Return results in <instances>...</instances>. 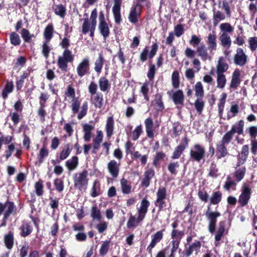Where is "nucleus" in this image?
I'll return each instance as SVG.
<instances>
[{
    "mask_svg": "<svg viewBox=\"0 0 257 257\" xmlns=\"http://www.w3.org/2000/svg\"><path fill=\"white\" fill-rule=\"evenodd\" d=\"M143 132L142 125L141 124L136 127L135 130L132 133V138L133 140L136 141L140 137Z\"/></svg>",
    "mask_w": 257,
    "mask_h": 257,
    "instance_id": "nucleus-58",
    "label": "nucleus"
},
{
    "mask_svg": "<svg viewBox=\"0 0 257 257\" xmlns=\"http://www.w3.org/2000/svg\"><path fill=\"white\" fill-rule=\"evenodd\" d=\"M158 50V45L156 43L152 46L151 50L149 51L147 48H144L140 54V58L142 62H145L147 58H152L156 54Z\"/></svg>",
    "mask_w": 257,
    "mask_h": 257,
    "instance_id": "nucleus-13",
    "label": "nucleus"
},
{
    "mask_svg": "<svg viewBox=\"0 0 257 257\" xmlns=\"http://www.w3.org/2000/svg\"><path fill=\"white\" fill-rule=\"evenodd\" d=\"M167 94L172 98L175 104H182L184 100L183 92L181 90L176 91H168Z\"/></svg>",
    "mask_w": 257,
    "mask_h": 257,
    "instance_id": "nucleus-15",
    "label": "nucleus"
},
{
    "mask_svg": "<svg viewBox=\"0 0 257 257\" xmlns=\"http://www.w3.org/2000/svg\"><path fill=\"white\" fill-rule=\"evenodd\" d=\"M228 155V152L226 147L224 145L218 143L216 145V157L217 159H220L222 158L226 157Z\"/></svg>",
    "mask_w": 257,
    "mask_h": 257,
    "instance_id": "nucleus-31",
    "label": "nucleus"
},
{
    "mask_svg": "<svg viewBox=\"0 0 257 257\" xmlns=\"http://www.w3.org/2000/svg\"><path fill=\"white\" fill-rule=\"evenodd\" d=\"M149 206L150 202L148 200L146 199L142 200L140 207L137 208L138 215H139L140 219L145 218Z\"/></svg>",
    "mask_w": 257,
    "mask_h": 257,
    "instance_id": "nucleus-20",
    "label": "nucleus"
},
{
    "mask_svg": "<svg viewBox=\"0 0 257 257\" xmlns=\"http://www.w3.org/2000/svg\"><path fill=\"white\" fill-rule=\"evenodd\" d=\"M229 68V65L225 58L222 56L218 57L215 72L216 74V87L219 89H223L227 83V79L224 73Z\"/></svg>",
    "mask_w": 257,
    "mask_h": 257,
    "instance_id": "nucleus-1",
    "label": "nucleus"
},
{
    "mask_svg": "<svg viewBox=\"0 0 257 257\" xmlns=\"http://www.w3.org/2000/svg\"><path fill=\"white\" fill-rule=\"evenodd\" d=\"M99 25L98 29L100 34L102 35L104 39L108 37L109 32V27L108 24L106 22L105 19V16L103 12L100 11L98 16Z\"/></svg>",
    "mask_w": 257,
    "mask_h": 257,
    "instance_id": "nucleus-8",
    "label": "nucleus"
},
{
    "mask_svg": "<svg viewBox=\"0 0 257 257\" xmlns=\"http://www.w3.org/2000/svg\"><path fill=\"white\" fill-rule=\"evenodd\" d=\"M216 38V35L214 33H210L208 35L206 43L208 45V48L211 52L217 49Z\"/></svg>",
    "mask_w": 257,
    "mask_h": 257,
    "instance_id": "nucleus-24",
    "label": "nucleus"
},
{
    "mask_svg": "<svg viewBox=\"0 0 257 257\" xmlns=\"http://www.w3.org/2000/svg\"><path fill=\"white\" fill-rule=\"evenodd\" d=\"M222 193L220 191L213 192L209 198V205H216L218 204L221 200Z\"/></svg>",
    "mask_w": 257,
    "mask_h": 257,
    "instance_id": "nucleus-37",
    "label": "nucleus"
},
{
    "mask_svg": "<svg viewBox=\"0 0 257 257\" xmlns=\"http://www.w3.org/2000/svg\"><path fill=\"white\" fill-rule=\"evenodd\" d=\"M141 13V9L139 8L138 5L131 8L130 14L128 16L129 21L134 24H136L138 22V19Z\"/></svg>",
    "mask_w": 257,
    "mask_h": 257,
    "instance_id": "nucleus-19",
    "label": "nucleus"
},
{
    "mask_svg": "<svg viewBox=\"0 0 257 257\" xmlns=\"http://www.w3.org/2000/svg\"><path fill=\"white\" fill-rule=\"evenodd\" d=\"M201 244L200 241H196L191 244L188 247L186 246L185 249L183 252L184 256L185 257H189L193 251L197 254L200 252Z\"/></svg>",
    "mask_w": 257,
    "mask_h": 257,
    "instance_id": "nucleus-17",
    "label": "nucleus"
},
{
    "mask_svg": "<svg viewBox=\"0 0 257 257\" xmlns=\"http://www.w3.org/2000/svg\"><path fill=\"white\" fill-rule=\"evenodd\" d=\"M4 243L6 247L11 249L13 248L14 243V234L12 232H9L4 236Z\"/></svg>",
    "mask_w": 257,
    "mask_h": 257,
    "instance_id": "nucleus-36",
    "label": "nucleus"
},
{
    "mask_svg": "<svg viewBox=\"0 0 257 257\" xmlns=\"http://www.w3.org/2000/svg\"><path fill=\"white\" fill-rule=\"evenodd\" d=\"M81 102L79 98H74L70 101V107L72 111L73 114L78 113L77 118L81 119L84 117L87 112L88 110V103L85 101L83 103L82 105L80 107Z\"/></svg>",
    "mask_w": 257,
    "mask_h": 257,
    "instance_id": "nucleus-3",
    "label": "nucleus"
},
{
    "mask_svg": "<svg viewBox=\"0 0 257 257\" xmlns=\"http://www.w3.org/2000/svg\"><path fill=\"white\" fill-rule=\"evenodd\" d=\"M33 229V226L31 222H23L20 228V235L22 237H26L32 233Z\"/></svg>",
    "mask_w": 257,
    "mask_h": 257,
    "instance_id": "nucleus-25",
    "label": "nucleus"
},
{
    "mask_svg": "<svg viewBox=\"0 0 257 257\" xmlns=\"http://www.w3.org/2000/svg\"><path fill=\"white\" fill-rule=\"evenodd\" d=\"M103 134L101 130L97 131L96 132V136L93 140V153H96V151L100 148V144L102 142Z\"/></svg>",
    "mask_w": 257,
    "mask_h": 257,
    "instance_id": "nucleus-27",
    "label": "nucleus"
},
{
    "mask_svg": "<svg viewBox=\"0 0 257 257\" xmlns=\"http://www.w3.org/2000/svg\"><path fill=\"white\" fill-rule=\"evenodd\" d=\"M184 143L180 144L179 146L176 147L174 150L173 154L172 156V158L174 159H178L180 158L183 151L185 150L186 148L188 146V139L187 138L184 139Z\"/></svg>",
    "mask_w": 257,
    "mask_h": 257,
    "instance_id": "nucleus-23",
    "label": "nucleus"
},
{
    "mask_svg": "<svg viewBox=\"0 0 257 257\" xmlns=\"http://www.w3.org/2000/svg\"><path fill=\"white\" fill-rule=\"evenodd\" d=\"M16 210L13 202H6L5 204L0 202V215L3 214L5 218H8Z\"/></svg>",
    "mask_w": 257,
    "mask_h": 257,
    "instance_id": "nucleus-12",
    "label": "nucleus"
},
{
    "mask_svg": "<svg viewBox=\"0 0 257 257\" xmlns=\"http://www.w3.org/2000/svg\"><path fill=\"white\" fill-rule=\"evenodd\" d=\"M196 52L198 56L200 57L203 61L212 59V56L208 53V48L203 44H201L196 47Z\"/></svg>",
    "mask_w": 257,
    "mask_h": 257,
    "instance_id": "nucleus-18",
    "label": "nucleus"
},
{
    "mask_svg": "<svg viewBox=\"0 0 257 257\" xmlns=\"http://www.w3.org/2000/svg\"><path fill=\"white\" fill-rule=\"evenodd\" d=\"M78 165V158L77 156H73L66 162V166L70 171L75 170Z\"/></svg>",
    "mask_w": 257,
    "mask_h": 257,
    "instance_id": "nucleus-38",
    "label": "nucleus"
},
{
    "mask_svg": "<svg viewBox=\"0 0 257 257\" xmlns=\"http://www.w3.org/2000/svg\"><path fill=\"white\" fill-rule=\"evenodd\" d=\"M239 112V106L237 104H232L230 106V111L227 113V118L230 119V118L234 117L237 115Z\"/></svg>",
    "mask_w": 257,
    "mask_h": 257,
    "instance_id": "nucleus-59",
    "label": "nucleus"
},
{
    "mask_svg": "<svg viewBox=\"0 0 257 257\" xmlns=\"http://www.w3.org/2000/svg\"><path fill=\"white\" fill-rule=\"evenodd\" d=\"M90 217L93 220L98 221L100 220L102 218L101 211L96 205L93 206L90 210Z\"/></svg>",
    "mask_w": 257,
    "mask_h": 257,
    "instance_id": "nucleus-39",
    "label": "nucleus"
},
{
    "mask_svg": "<svg viewBox=\"0 0 257 257\" xmlns=\"http://www.w3.org/2000/svg\"><path fill=\"white\" fill-rule=\"evenodd\" d=\"M247 59V56L242 48H238L236 49V54L233 58L234 63L238 66H244Z\"/></svg>",
    "mask_w": 257,
    "mask_h": 257,
    "instance_id": "nucleus-11",
    "label": "nucleus"
},
{
    "mask_svg": "<svg viewBox=\"0 0 257 257\" xmlns=\"http://www.w3.org/2000/svg\"><path fill=\"white\" fill-rule=\"evenodd\" d=\"M98 84L100 90L103 92L107 91L110 86L108 80L104 77L100 78Z\"/></svg>",
    "mask_w": 257,
    "mask_h": 257,
    "instance_id": "nucleus-42",
    "label": "nucleus"
},
{
    "mask_svg": "<svg viewBox=\"0 0 257 257\" xmlns=\"http://www.w3.org/2000/svg\"><path fill=\"white\" fill-rule=\"evenodd\" d=\"M225 15L220 11L213 10V24L214 26H216L220 21L225 20Z\"/></svg>",
    "mask_w": 257,
    "mask_h": 257,
    "instance_id": "nucleus-35",
    "label": "nucleus"
},
{
    "mask_svg": "<svg viewBox=\"0 0 257 257\" xmlns=\"http://www.w3.org/2000/svg\"><path fill=\"white\" fill-rule=\"evenodd\" d=\"M21 36L26 42H29L32 38L35 37L34 35L31 34L29 31L26 29L22 30Z\"/></svg>",
    "mask_w": 257,
    "mask_h": 257,
    "instance_id": "nucleus-61",
    "label": "nucleus"
},
{
    "mask_svg": "<svg viewBox=\"0 0 257 257\" xmlns=\"http://www.w3.org/2000/svg\"><path fill=\"white\" fill-rule=\"evenodd\" d=\"M163 230H159L156 232L153 235V238L150 243V244L147 247V250L149 253L152 252V249L155 246L156 244L159 242L163 237Z\"/></svg>",
    "mask_w": 257,
    "mask_h": 257,
    "instance_id": "nucleus-21",
    "label": "nucleus"
},
{
    "mask_svg": "<svg viewBox=\"0 0 257 257\" xmlns=\"http://www.w3.org/2000/svg\"><path fill=\"white\" fill-rule=\"evenodd\" d=\"M120 164L114 160H110L107 164V169L110 175L116 178L119 172Z\"/></svg>",
    "mask_w": 257,
    "mask_h": 257,
    "instance_id": "nucleus-16",
    "label": "nucleus"
},
{
    "mask_svg": "<svg viewBox=\"0 0 257 257\" xmlns=\"http://www.w3.org/2000/svg\"><path fill=\"white\" fill-rule=\"evenodd\" d=\"M195 95L198 98H202L204 96V89L201 82H197L195 85Z\"/></svg>",
    "mask_w": 257,
    "mask_h": 257,
    "instance_id": "nucleus-46",
    "label": "nucleus"
},
{
    "mask_svg": "<svg viewBox=\"0 0 257 257\" xmlns=\"http://www.w3.org/2000/svg\"><path fill=\"white\" fill-rule=\"evenodd\" d=\"M227 96V94L225 92H223L220 95L219 102L218 103V110L220 113H222L223 111Z\"/></svg>",
    "mask_w": 257,
    "mask_h": 257,
    "instance_id": "nucleus-55",
    "label": "nucleus"
},
{
    "mask_svg": "<svg viewBox=\"0 0 257 257\" xmlns=\"http://www.w3.org/2000/svg\"><path fill=\"white\" fill-rule=\"evenodd\" d=\"M251 190L246 184H244L241 188V193L238 198V202L241 206H245L250 198Z\"/></svg>",
    "mask_w": 257,
    "mask_h": 257,
    "instance_id": "nucleus-9",
    "label": "nucleus"
},
{
    "mask_svg": "<svg viewBox=\"0 0 257 257\" xmlns=\"http://www.w3.org/2000/svg\"><path fill=\"white\" fill-rule=\"evenodd\" d=\"M205 153V150L202 146L195 144L190 149V156L193 161L200 162L203 159Z\"/></svg>",
    "mask_w": 257,
    "mask_h": 257,
    "instance_id": "nucleus-6",
    "label": "nucleus"
},
{
    "mask_svg": "<svg viewBox=\"0 0 257 257\" xmlns=\"http://www.w3.org/2000/svg\"><path fill=\"white\" fill-rule=\"evenodd\" d=\"M205 215L208 220V230L210 233H213L216 228L217 218L221 216V214L218 211H211L208 206Z\"/></svg>",
    "mask_w": 257,
    "mask_h": 257,
    "instance_id": "nucleus-5",
    "label": "nucleus"
},
{
    "mask_svg": "<svg viewBox=\"0 0 257 257\" xmlns=\"http://www.w3.org/2000/svg\"><path fill=\"white\" fill-rule=\"evenodd\" d=\"M114 130V120L112 116L107 118L106 125L105 131L107 137L109 139L113 134Z\"/></svg>",
    "mask_w": 257,
    "mask_h": 257,
    "instance_id": "nucleus-30",
    "label": "nucleus"
},
{
    "mask_svg": "<svg viewBox=\"0 0 257 257\" xmlns=\"http://www.w3.org/2000/svg\"><path fill=\"white\" fill-rule=\"evenodd\" d=\"M14 89V85L12 82H8L3 90L2 96L4 98L7 97L8 94L12 92Z\"/></svg>",
    "mask_w": 257,
    "mask_h": 257,
    "instance_id": "nucleus-52",
    "label": "nucleus"
},
{
    "mask_svg": "<svg viewBox=\"0 0 257 257\" xmlns=\"http://www.w3.org/2000/svg\"><path fill=\"white\" fill-rule=\"evenodd\" d=\"M100 184L97 180H95L90 191V195L92 197H96L99 194Z\"/></svg>",
    "mask_w": 257,
    "mask_h": 257,
    "instance_id": "nucleus-48",
    "label": "nucleus"
},
{
    "mask_svg": "<svg viewBox=\"0 0 257 257\" xmlns=\"http://www.w3.org/2000/svg\"><path fill=\"white\" fill-rule=\"evenodd\" d=\"M246 131L250 137V141L256 139L257 137L256 126H250L247 128Z\"/></svg>",
    "mask_w": 257,
    "mask_h": 257,
    "instance_id": "nucleus-63",
    "label": "nucleus"
},
{
    "mask_svg": "<svg viewBox=\"0 0 257 257\" xmlns=\"http://www.w3.org/2000/svg\"><path fill=\"white\" fill-rule=\"evenodd\" d=\"M171 83L172 86L175 88H179L180 86V77L179 72L175 71L173 72L171 77Z\"/></svg>",
    "mask_w": 257,
    "mask_h": 257,
    "instance_id": "nucleus-47",
    "label": "nucleus"
},
{
    "mask_svg": "<svg viewBox=\"0 0 257 257\" xmlns=\"http://www.w3.org/2000/svg\"><path fill=\"white\" fill-rule=\"evenodd\" d=\"M96 26H93V24L90 22L88 19H85L82 26V33L86 34L90 32V36L93 37L95 30Z\"/></svg>",
    "mask_w": 257,
    "mask_h": 257,
    "instance_id": "nucleus-22",
    "label": "nucleus"
},
{
    "mask_svg": "<svg viewBox=\"0 0 257 257\" xmlns=\"http://www.w3.org/2000/svg\"><path fill=\"white\" fill-rule=\"evenodd\" d=\"M220 45L224 48L229 49L231 45V38L228 34H220L219 37Z\"/></svg>",
    "mask_w": 257,
    "mask_h": 257,
    "instance_id": "nucleus-28",
    "label": "nucleus"
},
{
    "mask_svg": "<svg viewBox=\"0 0 257 257\" xmlns=\"http://www.w3.org/2000/svg\"><path fill=\"white\" fill-rule=\"evenodd\" d=\"M29 245L27 243H25L20 246L19 255L20 257H26L27 255Z\"/></svg>",
    "mask_w": 257,
    "mask_h": 257,
    "instance_id": "nucleus-64",
    "label": "nucleus"
},
{
    "mask_svg": "<svg viewBox=\"0 0 257 257\" xmlns=\"http://www.w3.org/2000/svg\"><path fill=\"white\" fill-rule=\"evenodd\" d=\"M234 134L230 130L225 134V135L223 136L221 141L219 142V143L225 145L228 144L231 140L233 137V135Z\"/></svg>",
    "mask_w": 257,
    "mask_h": 257,
    "instance_id": "nucleus-57",
    "label": "nucleus"
},
{
    "mask_svg": "<svg viewBox=\"0 0 257 257\" xmlns=\"http://www.w3.org/2000/svg\"><path fill=\"white\" fill-rule=\"evenodd\" d=\"M49 42H50L44 41L42 46V53L46 59L49 57V53L51 51Z\"/></svg>",
    "mask_w": 257,
    "mask_h": 257,
    "instance_id": "nucleus-56",
    "label": "nucleus"
},
{
    "mask_svg": "<svg viewBox=\"0 0 257 257\" xmlns=\"http://www.w3.org/2000/svg\"><path fill=\"white\" fill-rule=\"evenodd\" d=\"M88 172L84 170L74 175V187L80 191H85L88 184Z\"/></svg>",
    "mask_w": 257,
    "mask_h": 257,
    "instance_id": "nucleus-2",
    "label": "nucleus"
},
{
    "mask_svg": "<svg viewBox=\"0 0 257 257\" xmlns=\"http://www.w3.org/2000/svg\"><path fill=\"white\" fill-rule=\"evenodd\" d=\"M71 152V149L70 148L69 145H66L60 153V159L61 160H65L69 156Z\"/></svg>",
    "mask_w": 257,
    "mask_h": 257,
    "instance_id": "nucleus-62",
    "label": "nucleus"
},
{
    "mask_svg": "<svg viewBox=\"0 0 257 257\" xmlns=\"http://www.w3.org/2000/svg\"><path fill=\"white\" fill-rule=\"evenodd\" d=\"M76 73L78 76L82 78L90 73V61L88 58L83 59L76 67Z\"/></svg>",
    "mask_w": 257,
    "mask_h": 257,
    "instance_id": "nucleus-7",
    "label": "nucleus"
},
{
    "mask_svg": "<svg viewBox=\"0 0 257 257\" xmlns=\"http://www.w3.org/2000/svg\"><path fill=\"white\" fill-rule=\"evenodd\" d=\"M55 14L61 18H64L66 15V9L62 5H58L54 8Z\"/></svg>",
    "mask_w": 257,
    "mask_h": 257,
    "instance_id": "nucleus-51",
    "label": "nucleus"
},
{
    "mask_svg": "<svg viewBox=\"0 0 257 257\" xmlns=\"http://www.w3.org/2000/svg\"><path fill=\"white\" fill-rule=\"evenodd\" d=\"M241 82L240 71L235 69L232 74L231 80L229 82L228 89L230 92L236 90Z\"/></svg>",
    "mask_w": 257,
    "mask_h": 257,
    "instance_id": "nucleus-10",
    "label": "nucleus"
},
{
    "mask_svg": "<svg viewBox=\"0 0 257 257\" xmlns=\"http://www.w3.org/2000/svg\"><path fill=\"white\" fill-rule=\"evenodd\" d=\"M54 33V29L53 25L52 24H48L45 28L43 32L45 41L50 42L53 37Z\"/></svg>",
    "mask_w": 257,
    "mask_h": 257,
    "instance_id": "nucleus-33",
    "label": "nucleus"
},
{
    "mask_svg": "<svg viewBox=\"0 0 257 257\" xmlns=\"http://www.w3.org/2000/svg\"><path fill=\"white\" fill-rule=\"evenodd\" d=\"M74 60V56L71 51L68 49L64 50L62 56L58 58L57 64L58 67L63 71H66L68 68V63L71 62Z\"/></svg>",
    "mask_w": 257,
    "mask_h": 257,
    "instance_id": "nucleus-4",
    "label": "nucleus"
},
{
    "mask_svg": "<svg viewBox=\"0 0 257 257\" xmlns=\"http://www.w3.org/2000/svg\"><path fill=\"white\" fill-rule=\"evenodd\" d=\"M149 82L148 81L144 83L141 88V92L144 95L145 99L147 101H149V96H148V92L149 90Z\"/></svg>",
    "mask_w": 257,
    "mask_h": 257,
    "instance_id": "nucleus-60",
    "label": "nucleus"
},
{
    "mask_svg": "<svg viewBox=\"0 0 257 257\" xmlns=\"http://www.w3.org/2000/svg\"><path fill=\"white\" fill-rule=\"evenodd\" d=\"M10 39L11 43L14 46H18L21 44V39L19 35L15 32L10 34Z\"/></svg>",
    "mask_w": 257,
    "mask_h": 257,
    "instance_id": "nucleus-54",
    "label": "nucleus"
},
{
    "mask_svg": "<svg viewBox=\"0 0 257 257\" xmlns=\"http://www.w3.org/2000/svg\"><path fill=\"white\" fill-rule=\"evenodd\" d=\"M225 231V222L224 221L220 222L218 228L215 235V239L216 241L218 242L220 240Z\"/></svg>",
    "mask_w": 257,
    "mask_h": 257,
    "instance_id": "nucleus-43",
    "label": "nucleus"
},
{
    "mask_svg": "<svg viewBox=\"0 0 257 257\" xmlns=\"http://www.w3.org/2000/svg\"><path fill=\"white\" fill-rule=\"evenodd\" d=\"M146 131L147 136L150 138H153L154 133L153 132V122L151 118H147L145 120Z\"/></svg>",
    "mask_w": 257,
    "mask_h": 257,
    "instance_id": "nucleus-34",
    "label": "nucleus"
},
{
    "mask_svg": "<svg viewBox=\"0 0 257 257\" xmlns=\"http://www.w3.org/2000/svg\"><path fill=\"white\" fill-rule=\"evenodd\" d=\"M154 105L155 108L158 111H162L164 108V106L162 101V96L160 94H157L155 96L154 100Z\"/></svg>",
    "mask_w": 257,
    "mask_h": 257,
    "instance_id": "nucleus-49",
    "label": "nucleus"
},
{
    "mask_svg": "<svg viewBox=\"0 0 257 257\" xmlns=\"http://www.w3.org/2000/svg\"><path fill=\"white\" fill-rule=\"evenodd\" d=\"M144 219H140L139 215L137 214V217L131 215L127 221L126 226L128 228H131L138 226L140 222L143 220Z\"/></svg>",
    "mask_w": 257,
    "mask_h": 257,
    "instance_id": "nucleus-44",
    "label": "nucleus"
},
{
    "mask_svg": "<svg viewBox=\"0 0 257 257\" xmlns=\"http://www.w3.org/2000/svg\"><path fill=\"white\" fill-rule=\"evenodd\" d=\"M104 61V59L103 56L101 53L99 54L98 58L95 60L94 63V70L97 73H100L101 71V69L102 68L103 63Z\"/></svg>",
    "mask_w": 257,
    "mask_h": 257,
    "instance_id": "nucleus-45",
    "label": "nucleus"
},
{
    "mask_svg": "<svg viewBox=\"0 0 257 257\" xmlns=\"http://www.w3.org/2000/svg\"><path fill=\"white\" fill-rule=\"evenodd\" d=\"M244 127V121L243 120H240L232 126L230 131L234 134L237 133L238 135H241L243 133Z\"/></svg>",
    "mask_w": 257,
    "mask_h": 257,
    "instance_id": "nucleus-41",
    "label": "nucleus"
},
{
    "mask_svg": "<svg viewBox=\"0 0 257 257\" xmlns=\"http://www.w3.org/2000/svg\"><path fill=\"white\" fill-rule=\"evenodd\" d=\"M122 0H113V5L112 11L114 18L115 23L119 25L121 21L120 15V7Z\"/></svg>",
    "mask_w": 257,
    "mask_h": 257,
    "instance_id": "nucleus-14",
    "label": "nucleus"
},
{
    "mask_svg": "<svg viewBox=\"0 0 257 257\" xmlns=\"http://www.w3.org/2000/svg\"><path fill=\"white\" fill-rule=\"evenodd\" d=\"M120 185L122 193L123 194H129L132 191V186L130 183L124 178L120 180Z\"/></svg>",
    "mask_w": 257,
    "mask_h": 257,
    "instance_id": "nucleus-32",
    "label": "nucleus"
},
{
    "mask_svg": "<svg viewBox=\"0 0 257 257\" xmlns=\"http://www.w3.org/2000/svg\"><path fill=\"white\" fill-rule=\"evenodd\" d=\"M219 29L221 32V34H230L233 31V27L229 23H221L219 26Z\"/></svg>",
    "mask_w": 257,
    "mask_h": 257,
    "instance_id": "nucleus-40",
    "label": "nucleus"
},
{
    "mask_svg": "<svg viewBox=\"0 0 257 257\" xmlns=\"http://www.w3.org/2000/svg\"><path fill=\"white\" fill-rule=\"evenodd\" d=\"M49 154L48 150L46 147H43L40 151L38 156V160L40 164L43 162L44 160Z\"/></svg>",
    "mask_w": 257,
    "mask_h": 257,
    "instance_id": "nucleus-50",
    "label": "nucleus"
},
{
    "mask_svg": "<svg viewBox=\"0 0 257 257\" xmlns=\"http://www.w3.org/2000/svg\"><path fill=\"white\" fill-rule=\"evenodd\" d=\"M94 126L87 123L82 125V131L84 133L83 139L86 141H90L92 137V132L94 130Z\"/></svg>",
    "mask_w": 257,
    "mask_h": 257,
    "instance_id": "nucleus-26",
    "label": "nucleus"
},
{
    "mask_svg": "<svg viewBox=\"0 0 257 257\" xmlns=\"http://www.w3.org/2000/svg\"><path fill=\"white\" fill-rule=\"evenodd\" d=\"M91 102L95 108H100L103 105V95L101 93H97L91 97Z\"/></svg>",
    "mask_w": 257,
    "mask_h": 257,
    "instance_id": "nucleus-29",
    "label": "nucleus"
},
{
    "mask_svg": "<svg viewBox=\"0 0 257 257\" xmlns=\"http://www.w3.org/2000/svg\"><path fill=\"white\" fill-rule=\"evenodd\" d=\"M65 99L67 100V98H69L71 99V100H73L74 98H78L76 97L75 95V91L74 89L70 85H69L66 90L65 92Z\"/></svg>",
    "mask_w": 257,
    "mask_h": 257,
    "instance_id": "nucleus-53",
    "label": "nucleus"
}]
</instances>
